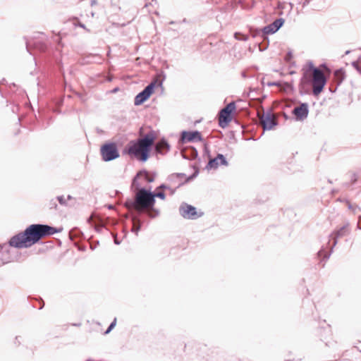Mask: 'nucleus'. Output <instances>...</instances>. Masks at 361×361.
<instances>
[{
    "label": "nucleus",
    "instance_id": "obj_44",
    "mask_svg": "<svg viewBox=\"0 0 361 361\" xmlns=\"http://www.w3.org/2000/svg\"><path fill=\"white\" fill-rule=\"evenodd\" d=\"M117 91H118V88H115V89L113 90V92H117Z\"/></svg>",
    "mask_w": 361,
    "mask_h": 361
},
{
    "label": "nucleus",
    "instance_id": "obj_20",
    "mask_svg": "<svg viewBox=\"0 0 361 361\" xmlns=\"http://www.w3.org/2000/svg\"><path fill=\"white\" fill-rule=\"evenodd\" d=\"M133 226L132 228V232L135 233L136 235H138V232L141 228L140 221L137 217L133 218Z\"/></svg>",
    "mask_w": 361,
    "mask_h": 361
},
{
    "label": "nucleus",
    "instance_id": "obj_14",
    "mask_svg": "<svg viewBox=\"0 0 361 361\" xmlns=\"http://www.w3.org/2000/svg\"><path fill=\"white\" fill-rule=\"evenodd\" d=\"M180 140L183 143L186 142L201 141L202 135L199 131H183Z\"/></svg>",
    "mask_w": 361,
    "mask_h": 361
},
{
    "label": "nucleus",
    "instance_id": "obj_36",
    "mask_svg": "<svg viewBox=\"0 0 361 361\" xmlns=\"http://www.w3.org/2000/svg\"><path fill=\"white\" fill-rule=\"evenodd\" d=\"M19 338H20V336H16V338H15L16 339V343H18V344L20 343V342L19 341V339H18Z\"/></svg>",
    "mask_w": 361,
    "mask_h": 361
},
{
    "label": "nucleus",
    "instance_id": "obj_27",
    "mask_svg": "<svg viewBox=\"0 0 361 361\" xmlns=\"http://www.w3.org/2000/svg\"><path fill=\"white\" fill-rule=\"evenodd\" d=\"M87 116H88V115L87 114ZM85 116H86V114L83 112L80 113L78 115V118H79V121L82 126L85 124Z\"/></svg>",
    "mask_w": 361,
    "mask_h": 361
},
{
    "label": "nucleus",
    "instance_id": "obj_48",
    "mask_svg": "<svg viewBox=\"0 0 361 361\" xmlns=\"http://www.w3.org/2000/svg\"><path fill=\"white\" fill-rule=\"evenodd\" d=\"M86 361H90V358L87 359Z\"/></svg>",
    "mask_w": 361,
    "mask_h": 361
},
{
    "label": "nucleus",
    "instance_id": "obj_43",
    "mask_svg": "<svg viewBox=\"0 0 361 361\" xmlns=\"http://www.w3.org/2000/svg\"><path fill=\"white\" fill-rule=\"evenodd\" d=\"M114 243H115L116 244H117V245H118V244H119V242H118V240H114Z\"/></svg>",
    "mask_w": 361,
    "mask_h": 361
},
{
    "label": "nucleus",
    "instance_id": "obj_32",
    "mask_svg": "<svg viewBox=\"0 0 361 361\" xmlns=\"http://www.w3.org/2000/svg\"><path fill=\"white\" fill-rule=\"evenodd\" d=\"M25 44H26V49H27V51L30 54H32V53L31 52V50H30V43H29L27 41H26Z\"/></svg>",
    "mask_w": 361,
    "mask_h": 361
},
{
    "label": "nucleus",
    "instance_id": "obj_21",
    "mask_svg": "<svg viewBox=\"0 0 361 361\" xmlns=\"http://www.w3.org/2000/svg\"><path fill=\"white\" fill-rule=\"evenodd\" d=\"M34 46L35 48L40 52H45L47 49V44L42 42H35Z\"/></svg>",
    "mask_w": 361,
    "mask_h": 361
},
{
    "label": "nucleus",
    "instance_id": "obj_33",
    "mask_svg": "<svg viewBox=\"0 0 361 361\" xmlns=\"http://www.w3.org/2000/svg\"><path fill=\"white\" fill-rule=\"evenodd\" d=\"M159 188H161V189H170L171 188V186H169V185H166V184H161L160 186H159Z\"/></svg>",
    "mask_w": 361,
    "mask_h": 361
},
{
    "label": "nucleus",
    "instance_id": "obj_6",
    "mask_svg": "<svg viewBox=\"0 0 361 361\" xmlns=\"http://www.w3.org/2000/svg\"><path fill=\"white\" fill-rule=\"evenodd\" d=\"M235 109V104L233 102L228 104L219 111V125L222 128H226L232 119L231 114Z\"/></svg>",
    "mask_w": 361,
    "mask_h": 361
},
{
    "label": "nucleus",
    "instance_id": "obj_13",
    "mask_svg": "<svg viewBox=\"0 0 361 361\" xmlns=\"http://www.w3.org/2000/svg\"><path fill=\"white\" fill-rule=\"evenodd\" d=\"M309 110L307 103H302L300 106H296L293 110V114L295 116L296 119L302 121L308 116Z\"/></svg>",
    "mask_w": 361,
    "mask_h": 361
},
{
    "label": "nucleus",
    "instance_id": "obj_38",
    "mask_svg": "<svg viewBox=\"0 0 361 361\" xmlns=\"http://www.w3.org/2000/svg\"><path fill=\"white\" fill-rule=\"evenodd\" d=\"M78 249H79L80 250L83 251V250H85V246H83V245H82V246H80Z\"/></svg>",
    "mask_w": 361,
    "mask_h": 361
},
{
    "label": "nucleus",
    "instance_id": "obj_9",
    "mask_svg": "<svg viewBox=\"0 0 361 361\" xmlns=\"http://www.w3.org/2000/svg\"><path fill=\"white\" fill-rule=\"evenodd\" d=\"M155 87L154 82L149 83L145 89L138 93L134 100V104L135 106H139L143 104L145 101H147L151 94L153 93Z\"/></svg>",
    "mask_w": 361,
    "mask_h": 361
},
{
    "label": "nucleus",
    "instance_id": "obj_37",
    "mask_svg": "<svg viewBox=\"0 0 361 361\" xmlns=\"http://www.w3.org/2000/svg\"><path fill=\"white\" fill-rule=\"evenodd\" d=\"M66 199V201L70 200L73 199V197L71 195H68Z\"/></svg>",
    "mask_w": 361,
    "mask_h": 361
},
{
    "label": "nucleus",
    "instance_id": "obj_45",
    "mask_svg": "<svg viewBox=\"0 0 361 361\" xmlns=\"http://www.w3.org/2000/svg\"><path fill=\"white\" fill-rule=\"evenodd\" d=\"M351 207H352L351 204L350 203H348V208L351 209Z\"/></svg>",
    "mask_w": 361,
    "mask_h": 361
},
{
    "label": "nucleus",
    "instance_id": "obj_24",
    "mask_svg": "<svg viewBox=\"0 0 361 361\" xmlns=\"http://www.w3.org/2000/svg\"><path fill=\"white\" fill-rule=\"evenodd\" d=\"M56 200L61 205H62V206L68 205L66 199L63 195L57 196Z\"/></svg>",
    "mask_w": 361,
    "mask_h": 361
},
{
    "label": "nucleus",
    "instance_id": "obj_2",
    "mask_svg": "<svg viewBox=\"0 0 361 361\" xmlns=\"http://www.w3.org/2000/svg\"><path fill=\"white\" fill-rule=\"evenodd\" d=\"M155 135L150 131L144 137L130 141L126 149V153L132 158L145 162L149 157L151 148L155 140Z\"/></svg>",
    "mask_w": 361,
    "mask_h": 361
},
{
    "label": "nucleus",
    "instance_id": "obj_11",
    "mask_svg": "<svg viewBox=\"0 0 361 361\" xmlns=\"http://www.w3.org/2000/svg\"><path fill=\"white\" fill-rule=\"evenodd\" d=\"M190 178H186L185 174L182 173H173L169 176L168 180L171 185L176 188H178L186 183Z\"/></svg>",
    "mask_w": 361,
    "mask_h": 361
},
{
    "label": "nucleus",
    "instance_id": "obj_16",
    "mask_svg": "<svg viewBox=\"0 0 361 361\" xmlns=\"http://www.w3.org/2000/svg\"><path fill=\"white\" fill-rule=\"evenodd\" d=\"M65 25L66 28L70 31L75 30L78 28H82L87 32L89 31V30L86 28L85 25L82 23L78 18H73L68 20L67 22H66Z\"/></svg>",
    "mask_w": 361,
    "mask_h": 361
},
{
    "label": "nucleus",
    "instance_id": "obj_30",
    "mask_svg": "<svg viewBox=\"0 0 361 361\" xmlns=\"http://www.w3.org/2000/svg\"><path fill=\"white\" fill-rule=\"evenodd\" d=\"M169 186H171V188H170V189H168V190H170L171 194H172V195H173V194L175 192V191H176V190L177 188H176L175 187H173V185H171L170 183H169Z\"/></svg>",
    "mask_w": 361,
    "mask_h": 361
},
{
    "label": "nucleus",
    "instance_id": "obj_7",
    "mask_svg": "<svg viewBox=\"0 0 361 361\" xmlns=\"http://www.w3.org/2000/svg\"><path fill=\"white\" fill-rule=\"evenodd\" d=\"M179 213L184 218L188 219H197L203 215L202 212H197L194 206L183 202L179 207Z\"/></svg>",
    "mask_w": 361,
    "mask_h": 361
},
{
    "label": "nucleus",
    "instance_id": "obj_47",
    "mask_svg": "<svg viewBox=\"0 0 361 361\" xmlns=\"http://www.w3.org/2000/svg\"><path fill=\"white\" fill-rule=\"evenodd\" d=\"M87 241H88L89 243H90V238H88Z\"/></svg>",
    "mask_w": 361,
    "mask_h": 361
},
{
    "label": "nucleus",
    "instance_id": "obj_39",
    "mask_svg": "<svg viewBox=\"0 0 361 361\" xmlns=\"http://www.w3.org/2000/svg\"><path fill=\"white\" fill-rule=\"evenodd\" d=\"M87 222L90 224V216L87 218Z\"/></svg>",
    "mask_w": 361,
    "mask_h": 361
},
{
    "label": "nucleus",
    "instance_id": "obj_8",
    "mask_svg": "<svg viewBox=\"0 0 361 361\" xmlns=\"http://www.w3.org/2000/svg\"><path fill=\"white\" fill-rule=\"evenodd\" d=\"M349 233H350V229L348 228V224H346V225H344L343 226H342L341 228H340V229H338V231L334 232L333 233H331L330 235V238L334 239V242H333L332 246L331 247L330 252L329 253H326L324 255L323 258L324 260H327L329 258L331 254L333 252V249L337 244L338 238L343 237V236H346Z\"/></svg>",
    "mask_w": 361,
    "mask_h": 361
},
{
    "label": "nucleus",
    "instance_id": "obj_34",
    "mask_svg": "<svg viewBox=\"0 0 361 361\" xmlns=\"http://www.w3.org/2000/svg\"><path fill=\"white\" fill-rule=\"evenodd\" d=\"M268 85L269 86H273V85L278 86V85H279V83L276 82H269V83H268Z\"/></svg>",
    "mask_w": 361,
    "mask_h": 361
},
{
    "label": "nucleus",
    "instance_id": "obj_42",
    "mask_svg": "<svg viewBox=\"0 0 361 361\" xmlns=\"http://www.w3.org/2000/svg\"><path fill=\"white\" fill-rule=\"evenodd\" d=\"M94 4H96L95 1L94 0H92L91 5L93 6Z\"/></svg>",
    "mask_w": 361,
    "mask_h": 361
},
{
    "label": "nucleus",
    "instance_id": "obj_4",
    "mask_svg": "<svg viewBox=\"0 0 361 361\" xmlns=\"http://www.w3.org/2000/svg\"><path fill=\"white\" fill-rule=\"evenodd\" d=\"M309 70L312 71V92L314 95H318L326 82V77L324 72L314 67L311 61L309 62Z\"/></svg>",
    "mask_w": 361,
    "mask_h": 361
},
{
    "label": "nucleus",
    "instance_id": "obj_1",
    "mask_svg": "<svg viewBox=\"0 0 361 361\" xmlns=\"http://www.w3.org/2000/svg\"><path fill=\"white\" fill-rule=\"evenodd\" d=\"M62 231V227L56 228L42 224H31L23 231L12 236L8 240V245L9 247L17 249L28 248L39 242L43 238L60 233Z\"/></svg>",
    "mask_w": 361,
    "mask_h": 361
},
{
    "label": "nucleus",
    "instance_id": "obj_26",
    "mask_svg": "<svg viewBox=\"0 0 361 361\" xmlns=\"http://www.w3.org/2000/svg\"><path fill=\"white\" fill-rule=\"evenodd\" d=\"M152 195H154L155 197H159L161 200H164L166 197L165 193L164 192H152Z\"/></svg>",
    "mask_w": 361,
    "mask_h": 361
},
{
    "label": "nucleus",
    "instance_id": "obj_15",
    "mask_svg": "<svg viewBox=\"0 0 361 361\" xmlns=\"http://www.w3.org/2000/svg\"><path fill=\"white\" fill-rule=\"evenodd\" d=\"M228 163L224 156L219 154L215 158L211 159L206 168L207 169H216L219 165L228 166Z\"/></svg>",
    "mask_w": 361,
    "mask_h": 361
},
{
    "label": "nucleus",
    "instance_id": "obj_10",
    "mask_svg": "<svg viewBox=\"0 0 361 361\" xmlns=\"http://www.w3.org/2000/svg\"><path fill=\"white\" fill-rule=\"evenodd\" d=\"M260 122L265 130H271L273 127L277 125V121L275 117L270 113H267L266 114H263L260 117Z\"/></svg>",
    "mask_w": 361,
    "mask_h": 361
},
{
    "label": "nucleus",
    "instance_id": "obj_41",
    "mask_svg": "<svg viewBox=\"0 0 361 361\" xmlns=\"http://www.w3.org/2000/svg\"><path fill=\"white\" fill-rule=\"evenodd\" d=\"M44 305V302H42V304L41 307L39 309L42 310L43 308Z\"/></svg>",
    "mask_w": 361,
    "mask_h": 361
},
{
    "label": "nucleus",
    "instance_id": "obj_28",
    "mask_svg": "<svg viewBox=\"0 0 361 361\" xmlns=\"http://www.w3.org/2000/svg\"><path fill=\"white\" fill-rule=\"evenodd\" d=\"M352 66L357 71L360 68L358 61L352 62Z\"/></svg>",
    "mask_w": 361,
    "mask_h": 361
},
{
    "label": "nucleus",
    "instance_id": "obj_18",
    "mask_svg": "<svg viewBox=\"0 0 361 361\" xmlns=\"http://www.w3.org/2000/svg\"><path fill=\"white\" fill-rule=\"evenodd\" d=\"M170 149V145L165 139H161L155 145V150L159 154H166Z\"/></svg>",
    "mask_w": 361,
    "mask_h": 361
},
{
    "label": "nucleus",
    "instance_id": "obj_25",
    "mask_svg": "<svg viewBox=\"0 0 361 361\" xmlns=\"http://www.w3.org/2000/svg\"><path fill=\"white\" fill-rule=\"evenodd\" d=\"M116 324V319L114 318V321L111 323V324L109 325L108 329L104 332V334H108L109 333H110V331L114 328Z\"/></svg>",
    "mask_w": 361,
    "mask_h": 361
},
{
    "label": "nucleus",
    "instance_id": "obj_35",
    "mask_svg": "<svg viewBox=\"0 0 361 361\" xmlns=\"http://www.w3.org/2000/svg\"><path fill=\"white\" fill-rule=\"evenodd\" d=\"M324 249H323V248H322V249H321V250L318 252V255H319V257H321V256L324 254Z\"/></svg>",
    "mask_w": 361,
    "mask_h": 361
},
{
    "label": "nucleus",
    "instance_id": "obj_31",
    "mask_svg": "<svg viewBox=\"0 0 361 361\" xmlns=\"http://www.w3.org/2000/svg\"><path fill=\"white\" fill-rule=\"evenodd\" d=\"M310 1L311 0H303V1H302V3L300 4L302 5V7H305L310 4Z\"/></svg>",
    "mask_w": 361,
    "mask_h": 361
},
{
    "label": "nucleus",
    "instance_id": "obj_23",
    "mask_svg": "<svg viewBox=\"0 0 361 361\" xmlns=\"http://www.w3.org/2000/svg\"><path fill=\"white\" fill-rule=\"evenodd\" d=\"M234 37L236 39L240 40V41H247L248 39V36L245 35L238 32H235L234 35Z\"/></svg>",
    "mask_w": 361,
    "mask_h": 361
},
{
    "label": "nucleus",
    "instance_id": "obj_40",
    "mask_svg": "<svg viewBox=\"0 0 361 361\" xmlns=\"http://www.w3.org/2000/svg\"><path fill=\"white\" fill-rule=\"evenodd\" d=\"M357 71L361 75V66H360Z\"/></svg>",
    "mask_w": 361,
    "mask_h": 361
},
{
    "label": "nucleus",
    "instance_id": "obj_12",
    "mask_svg": "<svg viewBox=\"0 0 361 361\" xmlns=\"http://www.w3.org/2000/svg\"><path fill=\"white\" fill-rule=\"evenodd\" d=\"M285 20L283 18H278L272 23L265 26L263 28V32L266 35L274 34L283 25Z\"/></svg>",
    "mask_w": 361,
    "mask_h": 361
},
{
    "label": "nucleus",
    "instance_id": "obj_22",
    "mask_svg": "<svg viewBox=\"0 0 361 361\" xmlns=\"http://www.w3.org/2000/svg\"><path fill=\"white\" fill-rule=\"evenodd\" d=\"M56 199H51L49 203H48V207L50 209H58V204L56 203Z\"/></svg>",
    "mask_w": 361,
    "mask_h": 361
},
{
    "label": "nucleus",
    "instance_id": "obj_17",
    "mask_svg": "<svg viewBox=\"0 0 361 361\" xmlns=\"http://www.w3.org/2000/svg\"><path fill=\"white\" fill-rule=\"evenodd\" d=\"M9 245H4L1 246L3 250L0 251V266L9 263L13 260V257L10 255L9 250H6Z\"/></svg>",
    "mask_w": 361,
    "mask_h": 361
},
{
    "label": "nucleus",
    "instance_id": "obj_19",
    "mask_svg": "<svg viewBox=\"0 0 361 361\" xmlns=\"http://www.w3.org/2000/svg\"><path fill=\"white\" fill-rule=\"evenodd\" d=\"M142 175L144 176L145 181H147L148 183H152L154 180V178L153 177L150 176L146 171H140L139 173H137L136 176L134 177V178L133 180V183H132L133 186L136 187L137 188H139L140 184L138 183L137 178L138 176H142Z\"/></svg>",
    "mask_w": 361,
    "mask_h": 361
},
{
    "label": "nucleus",
    "instance_id": "obj_3",
    "mask_svg": "<svg viewBox=\"0 0 361 361\" xmlns=\"http://www.w3.org/2000/svg\"><path fill=\"white\" fill-rule=\"evenodd\" d=\"M135 200L128 199L125 202V207L128 209H135L138 212H143L144 209H150L155 214L149 212L148 215L154 218L159 214V212L154 208L155 203L154 195L152 192L146 190L144 188H137Z\"/></svg>",
    "mask_w": 361,
    "mask_h": 361
},
{
    "label": "nucleus",
    "instance_id": "obj_46",
    "mask_svg": "<svg viewBox=\"0 0 361 361\" xmlns=\"http://www.w3.org/2000/svg\"><path fill=\"white\" fill-rule=\"evenodd\" d=\"M350 53V51H346L345 54H348Z\"/></svg>",
    "mask_w": 361,
    "mask_h": 361
},
{
    "label": "nucleus",
    "instance_id": "obj_5",
    "mask_svg": "<svg viewBox=\"0 0 361 361\" xmlns=\"http://www.w3.org/2000/svg\"><path fill=\"white\" fill-rule=\"evenodd\" d=\"M100 154L102 159L106 162L113 161L120 157L117 145L114 142L103 145L100 148Z\"/></svg>",
    "mask_w": 361,
    "mask_h": 361
},
{
    "label": "nucleus",
    "instance_id": "obj_29",
    "mask_svg": "<svg viewBox=\"0 0 361 361\" xmlns=\"http://www.w3.org/2000/svg\"><path fill=\"white\" fill-rule=\"evenodd\" d=\"M357 176L355 173L352 174L351 176V181L353 183H355L357 181Z\"/></svg>",
    "mask_w": 361,
    "mask_h": 361
}]
</instances>
